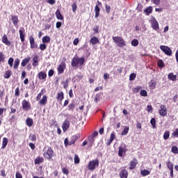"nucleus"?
Returning a JSON list of instances; mask_svg holds the SVG:
<instances>
[{"instance_id":"obj_50","label":"nucleus","mask_w":178,"mask_h":178,"mask_svg":"<svg viewBox=\"0 0 178 178\" xmlns=\"http://www.w3.org/2000/svg\"><path fill=\"white\" fill-rule=\"evenodd\" d=\"M29 140H31V141H32V142H34V141H35V140H37V138H36L35 135H34V134L30 135Z\"/></svg>"},{"instance_id":"obj_39","label":"nucleus","mask_w":178,"mask_h":178,"mask_svg":"<svg viewBox=\"0 0 178 178\" xmlns=\"http://www.w3.org/2000/svg\"><path fill=\"white\" fill-rule=\"evenodd\" d=\"M157 65H158V67H159L163 68V67L165 66V63H163V60H159L157 62Z\"/></svg>"},{"instance_id":"obj_8","label":"nucleus","mask_w":178,"mask_h":178,"mask_svg":"<svg viewBox=\"0 0 178 178\" xmlns=\"http://www.w3.org/2000/svg\"><path fill=\"white\" fill-rule=\"evenodd\" d=\"M11 20L15 27H19V17L17 15H11Z\"/></svg>"},{"instance_id":"obj_48","label":"nucleus","mask_w":178,"mask_h":178,"mask_svg":"<svg viewBox=\"0 0 178 178\" xmlns=\"http://www.w3.org/2000/svg\"><path fill=\"white\" fill-rule=\"evenodd\" d=\"M40 49L41 51H45V49H47V45L44 44V43L40 44Z\"/></svg>"},{"instance_id":"obj_1","label":"nucleus","mask_w":178,"mask_h":178,"mask_svg":"<svg viewBox=\"0 0 178 178\" xmlns=\"http://www.w3.org/2000/svg\"><path fill=\"white\" fill-rule=\"evenodd\" d=\"M84 58L74 57L71 62L72 67H76V66H81L84 63Z\"/></svg>"},{"instance_id":"obj_45","label":"nucleus","mask_w":178,"mask_h":178,"mask_svg":"<svg viewBox=\"0 0 178 178\" xmlns=\"http://www.w3.org/2000/svg\"><path fill=\"white\" fill-rule=\"evenodd\" d=\"M169 137H170V134L169 133V131H167L163 134V139L168 140L169 138Z\"/></svg>"},{"instance_id":"obj_10","label":"nucleus","mask_w":178,"mask_h":178,"mask_svg":"<svg viewBox=\"0 0 178 178\" xmlns=\"http://www.w3.org/2000/svg\"><path fill=\"white\" fill-rule=\"evenodd\" d=\"M138 163V161L136 159H134L132 161H131L129 166L130 170H133V169H135Z\"/></svg>"},{"instance_id":"obj_27","label":"nucleus","mask_w":178,"mask_h":178,"mask_svg":"<svg viewBox=\"0 0 178 178\" xmlns=\"http://www.w3.org/2000/svg\"><path fill=\"white\" fill-rule=\"evenodd\" d=\"M144 12L147 16H149V15L152 13V7L149 6V8L145 9Z\"/></svg>"},{"instance_id":"obj_25","label":"nucleus","mask_w":178,"mask_h":178,"mask_svg":"<svg viewBox=\"0 0 178 178\" xmlns=\"http://www.w3.org/2000/svg\"><path fill=\"white\" fill-rule=\"evenodd\" d=\"M32 65L34 67L38 66V56H35L33 58V63H32Z\"/></svg>"},{"instance_id":"obj_64","label":"nucleus","mask_w":178,"mask_h":178,"mask_svg":"<svg viewBox=\"0 0 178 178\" xmlns=\"http://www.w3.org/2000/svg\"><path fill=\"white\" fill-rule=\"evenodd\" d=\"M15 177L16 178H23L22 177V174H20V172H16Z\"/></svg>"},{"instance_id":"obj_47","label":"nucleus","mask_w":178,"mask_h":178,"mask_svg":"<svg viewBox=\"0 0 178 178\" xmlns=\"http://www.w3.org/2000/svg\"><path fill=\"white\" fill-rule=\"evenodd\" d=\"M74 163L77 164V163H80V159L79 158V156H77V154L74 155Z\"/></svg>"},{"instance_id":"obj_55","label":"nucleus","mask_w":178,"mask_h":178,"mask_svg":"<svg viewBox=\"0 0 178 178\" xmlns=\"http://www.w3.org/2000/svg\"><path fill=\"white\" fill-rule=\"evenodd\" d=\"M152 3L154 5H161V0H152Z\"/></svg>"},{"instance_id":"obj_23","label":"nucleus","mask_w":178,"mask_h":178,"mask_svg":"<svg viewBox=\"0 0 178 178\" xmlns=\"http://www.w3.org/2000/svg\"><path fill=\"white\" fill-rule=\"evenodd\" d=\"M42 162H44V158L42 157H37L35 159V165H40V163H42Z\"/></svg>"},{"instance_id":"obj_60","label":"nucleus","mask_w":178,"mask_h":178,"mask_svg":"<svg viewBox=\"0 0 178 178\" xmlns=\"http://www.w3.org/2000/svg\"><path fill=\"white\" fill-rule=\"evenodd\" d=\"M76 137H73V140L72 141H70L69 143V145H72V144H74V143H76Z\"/></svg>"},{"instance_id":"obj_59","label":"nucleus","mask_w":178,"mask_h":178,"mask_svg":"<svg viewBox=\"0 0 178 178\" xmlns=\"http://www.w3.org/2000/svg\"><path fill=\"white\" fill-rule=\"evenodd\" d=\"M62 172L64 173V175H69V171L66 168H63Z\"/></svg>"},{"instance_id":"obj_19","label":"nucleus","mask_w":178,"mask_h":178,"mask_svg":"<svg viewBox=\"0 0 178 178\" xmlns=\"http://www.w3.org/2000/svg\"><path fill=\"white\" fill-rule=\"evenodd\" d=\"M38 79L40 80H45L47 79V74H45L44 72H39Z\"/></svg>"},{"instance_id":"obj_6","label":"nucleus","mask_w":178,"mask_h":178,"mask_svg":"<svg viewBox=\"0 0 178 178\" xmlns=\"http://www.w3.org/2000/svg\"><path fill=\"white\" fill-rule=\"evenodd\" d=\"M152 29L153 30H155V31H158L159 30V23H158V21L155 17H153L150 21Z\"/></svg>"},{"instance_id":"obj_37","label":"nucleus","mask_w":178,"mask_h":178,"mask_svg":"<svg viewBox=\"0 0 178 178\" xmlns=\"http://www.w3.org/2000/svg\"><path fill=\"white\" fill-rule=\"evenodd\" d=\"M129 127H125L124 130L122 132V136H127V134L129 133Z\"/></svg>"},{"instance_id":"obj_35","label":"nucleus","mask_w":178,"mask_h":178,"mask_svg":"<svg viewBox=\"0 0 178 178\" xmlns=\"http://www.w3.org/2000/svg\"><path fill=\"white\" fill-rule=\"evenodd\" d=\"M99 7L98 6V5H96L95 7V17H98L99 16Z\"/></svg>"},{"instance_id":"obj_63","label":"nucleus","mask_w":178,"mask_h":178,"mask_svg":"<svg viewBox=\"0 0 178 178\" xmlns=\"http://www.w3.org/2000/svg\"><path fill=\"white\" fill-rule=\"evenodd\" d=\"M110 140L111 141H113V140H115V133H112L111 134Z\"/></svg>"},{"instance_id":"obj_17","label":"nucleus","mask_w":178,"mask_h":178,"mask_svg":"<svg viewBox=\"0 0 178 178\" xmlns=\"http://www.w3.org/2000/svg\"><path fill=\"white\" fill-rule=\"evenodd\" d=\"M58 74H62V73L65 72V64L61 63L59 65L58 67Z\"/></svg>"},{"instance_id":"obj_58","label":"nucleus","mask_w":178,"mask_h":178,"mask_svg":"<svg viewBox=\"0 0 178 178\" xmlns=\"http://www.w3.org/2000/svg\"><path fill=\"white\" fill-rule=\"evenodd\" d=\"M47 3H49V5H54L55 3V0H47Z\"/></svg>"},{"instance_id":"obj_62","label":"nucleus","mask_w":178,"mask_h":178,"mask_svg":"<svg viewBox=\"0 0 178 178\" xmlns=\"http://www.w3.org/2000/svg\"><path fill=\"white\" fill-rule=\"evenodd\" d=\"M147 112H151V111H152V106H151V105H147Z\"/></svg>"},{"instance_id":"obj_21","label":"nucleus","mask_w":178,"mask_h":178,"mask_svg":"<svg viewBox=\"0 0 178 178\" xmlns=\"http://www.w3.org/2000/svg\"><path fill=\"white\" fill-rule=\"evenodd\" d=\"M90 42L92 45H95V44H98L99 42V40H98L97 37L94 36L90 39Z\"/></svg>"},{"instance_id":"obj_9","label":"nucleus","mask_w":178,"mask_h":178,"mask_svg":"<svg viewBox=\"0 0 178 178\" xmlns=\"http://www.w3.org/2000/svg\"><path fill=\"white\" fill-rule=\"evenodd\" d=\"M19 38H20L22 42H24V37H26V35H24V27L20 28V29L19 30Z\"/></svg>"},{"instance_id":"obj_49","label":"nucleus","mask_w":178,"mask_h":178,"mask_svg":"<svg viewBox=\"0 0 178 178\" xmlns=\"http://www.w3.org/2000/svg\"><path fill=\"white\" fill-rule=\"evenodd\" d=\"M5 61V55L3 52H0V62H4Z\"/></svg>"},{"instance_id":"obj_13","label":"nucleus","mask_w":178,"mask_h":178,"mask_svg":"<svg viewBox=\"0 0 178 178\" xmlns=\"http://www.w3.org/2000/svg\"><path fill=\"white\" fill-rule=\"evenodd\" d=\"M70 126V123L69 122V120H65L62 125V129L63 130V131H66V130H67V129H69Z\"/></svg>"},{"instance_id":"obj_5","label":"nucleus","mask_w":178,"mask_h":178,"mask_svg":"<svg viewBox=\"0 0 178 178\" xmlns=\"http://www.w3.org/2000/svg\"><path fill=\"white\" fill-rule=\"evenodd\" d=\"M160 49L167 55V56H172V49L170 47L165 45H161Z\"/></svg>"},{"instance_id":"obj_54","label":"nucleus","mask_w":178,"mask_h":178,"mask_svg":"<svg viewBox=\"0 0 178 178\" xmlns=\"http://www.w3.org/2000/svg\"><path fill=\"white\" fill-rule=\"evenodd\" d=\"M105 9H106V13H109L111 12V6H108V4H106Z\"/></svg>"},{"instance_id":"obj_11","label":"nucleus","mask_w":178,"mask_h":178,"mask_svg":"<svg viewBox=\"0 0 178 178\" xmlns=\"http://www.w3.org/2000/svg\"><path fill=\"white\" fill-rule=\"evenodd\" d=\"M119 175L120 178H127V176H129V172H127V170L122 169L120 170Z\"/></svg>"},{"instance_id":"obj_44","label":"nucleus","mask_w":178,"mask_h":178,"mask_svg":"<svg viewBox=\"0 0 178 178\" xmlns=\"http://www.w3.org/2000/svg\"><path fill=\"white\" fill-rule=\"evenodd\" d=\"M140 95H141V97H147L148 95V93L147 92V90H141L140 92Z\"/></svg>"},{"instance_id":"obj_7","label":"nucleus","mask_w":178,"mask_h":178,"mask_svg":"<svg viewBox=\"0 0 178 178\" xmlns=\"http://www.w3.org/2000/svg\"><path fill=\"white\" fill-rule=\"evenodd\" d=\"M159 113L160 116H166V115H168V108H166V106H165V105H161L160 106Z\"/></svg>"},{"instance_id":"obj_12","label":"nucleus","mask_w":178,"mask_h":178,"mask_svg":"<svg viewBox=\"0 0 178 178\" xmlns=\"http://www.w3.org/2000/svg\"><path fill=\"white\" fill-rule=\"evenodd\" d=\"M29 41L31 49L38 48V45L35 44V42H34V38L33 36L29 37Z\"/></svg>"},{"instance_id":"obj_38","label":"nucleus","mask_w":178,"mask_h":178,"mask_svg":"<svg viewBox=\"0 0 178 178\" xmlns=\"http://www.w3.org/2000/svg\"><path fill=\"white\" fill-rule=\"evenodd\" d=\"M12 76V72L9 70L6 71L3 75L4 79H9Z\"/></svg>"},{"instance_id":"obj_34","label":"nucleus","mask_w":178,"mask_h":178,"mask_svg":"<svg viewBox=\"0 0 178 178\" xmlns=\"http://www.w3.org/2000/svg\"><path fill=\"white\" fill-rule=\"evenodd\" d=\"M26 126H28V127H31V126H33V119L31 118H27L26 120Z\"/></svg>"},{"instance_id":"obj_43","label":"nucleus","mask_w":178,"mask_h":178,"mask_svg":"<svg viewBox=\"0 0 178 178\" xmlns=\"http://www.w3.org/2000/svg\"><path fill=\"white\" fill-rule=\"evenodd\" d=\"M171 152L172 154H178V148L177 146H172L171 148Z\"/></svg>"},{"instance_id":"obj_53","label":"nucleus","mask_w":178,"mask_h":178,"mask_svg":"<svg viewBox=\"0 0 178 178\" xmlns=\"http://www.w3.org/2000/svg\"><path fill=\"white\" fill-rule=\"evenodd\" d=\"M140 90H141V86H136V88H134V92H139Z\"/></svg>"},{"instance_id":"obj_32","label":"nucleus","mask_w":178,"mask_h":178,"mask_svg":"<svg viewBox=\"0 0 178 178\" xmlns=\"http://www.w3.org/2000/svg\"><path fill=\"white\" fill-rule=\"evenodd\" d=\"M63 98H64L63 92L58 93V95H57L58 101H60V102H62V101H63Z\"/></svg>"},{"instance_id":"obj_16","label":"nucleus","mask_w":178,"mask_h":178,"mask_svg":"<svg viewBox=\"0 0 178 178\" xmlns=\"http://www.w3.org/2000/svg\"><path fill=\"white\" fill-rule=\"evenodd\" d=\"M2 42L8 47H10L11 44L10 41H9V40L8 39V36H6V35H3V36L2 37Z\"/></svg>"},{"instance_id":"obj_40","label":"nucleus","mask_w":178,"mask_h":178,"mask_svg":"<svg viewBox=\"0 0 178 178\" xmlns=\"http://www.w3.org/2000/svg\"><path fill=\"white\" fill-rule=\"evenodd\" d=\"M13 58L10 57L8 60V64L9 65L10 67H13Z\"/></svg>"},{"instance_id":"obj_42","label":"nucleus","mask_w":178,"mask_h":178,"mask_svg":"<svg viewBox=\"0 0 178 178\" xmlns=\"http://www.w3.org/2000/svg\"><path fill=\"white\" fill-rule=\"evenodd\" d=\"M166 165H167V168L169 169V170L173 169V163H172V162H170V161H168L166 163Z\"/></svg>"},{"instance_id":"obj_46","label":"nucleus","mask_w":178,"mask_h":178,"mask_svg":"<svg viewBox=\"0 0 178 178\" xmlns=\"http://www.w3.org/2000/svg\"><path fill=\"white\" fill-rule=\"evenodd\" d=\"M136 74L131 73V74L129 75V80H130V81H133L134 80H136Z\"/></svg>"},{"instance_id":"obj_41","label":"nucleus","mask_w":178,"mask_h":178,"mask_svg":"<svg viewBox=\"0 0 178 178\" xmlns=\"http://www.w3.org/2000/svg\"><path fill=\"white\" fill-rule=\"evenodd\" d=\"M132 47H137L138 45V40L134 39L131 40Z\"/></svg>"},{"instance_id":"obj_24","label":"nucleus","mask_w":178,"mask_h":178,"mask_svg":"<svg viewBox=\"0 0 178 178\" xmlns=\"http://www.w3.org/2000/svg\"><path fill=\"white\" fill-rule=\"evenodd\" d=\"M8 140L7 138H3L2 146H1L2 149H5V148H6V146L8 145Z\"/></svg>"},{"instance_id":"obj_4","label":"nucleus","mask_w":178,"mask_h":178,"mask_svg":"<svg viewBox=\"0 0 178 178\" xmlns=\"http://www.w3.org/2000/svg\"><path fill=\"white\" fill-rule=\"evenodd\" d=\"M44 158H45L46 159H48L49 161L52 159V157L54 156V149H52L51 147H49L47 150V152H45L43 154Z\"/></svg>"},{"instance_id":"obj_3","label":"nucleus","mask_w":178,"mask_h":178,"mask_svg":"<svg viewBox=\"0 0 178 178\" xmlns=\"http://www.w3.org/2000/svg\"><path fill=\"white\" fill-rule=\"evenodd\" d=\"M99 165V161L98 159L92 160L88 165V170H95L97 166Z\"/></svg>"},{"instance_id":"obj_56","label":"nucleus","mask_w":178,"mask_h":178,"mask_svg":"<svg viewBox=\"0 0 178 178\" xmlns=\"http://www.w3.org/2000/svg\"><path fill=\"white\" fill-rule=\"evenodd\" d=\"M15 97H19V95H20L19 88H17L15 89Z\"/></svg>"},{"instance_id":"obj_22","label":"nucleus","mask_w":178,"mask_h":178,"mask_svg":"<svg viewBox=\"0 0 178 178\" xmlns=\"http://www.w3.org/2000/svg\"><path fill=\"white\" fill-rule=\"evenodd\" d=\"M76 108V105H74V102H72L70 103L69 105H68V111L70 112H74V109Z\"/></svg>"},{"instance_id":"obj_20","label":"nucleus","mask_w":178,"mask_h":178,"mask_svg":"<svg viewBox=\"0 0 178 178\" xmlns=\"http://www.w3.org/2000/svg\"><path fill=\"white\" fill-rule=\"evenodd\" d=\"M56 17L58 19V20H63V16H62L59 9L56 11Z\"/></svg>"},{"instance_id":"obj_33","label":"nucleus","mask_w":178,"mask_h":178,"mask_svg":"<svg viewBox=\"0 0 178 178\" xmlns=\"http://www.w3.org/2000/svg\"><path fill=\"white\" fill-rule=\"evenodd\" d=\"M156 86V83H155V81H154L153 80H151V81L149 83V87L150 90H154V88H155Z\"/></svg>"},{"instance_id":"obj_28","label":"nucleus","mask_w":178,"mask_h":178,"mask_svg":"<svg viewBox=\"0 0 178 178\" xmlns=\"http://www.w3.org/2000/svg\"><path fill=\"white\" fill-rule=\"evenodd\" d=\"M19 65H20V59L16 58L14 61L13 68L15 70L17 69L19 67Z\"/></svg>"},{"instance_id":"obj_14","label":"nucleus","mask_w":178,"mask_h":178,"mask_svg":"<svg viewBox=\"0 0 178 178\" xmlns=\"http://www.w3.org/2000/svg\"><path fill=\"white\" fill-rule=\"evenodd\" d=\"M126 152V145H122L119 147L118 155L119 156H123V154Z\"/></svg>"},{"instance_id":"obj_61","label":"nucleus","mask_w":178,"mask_h":178,"mask_svg":"<svg viewBox=\"0 0 178 178\" xmlns=\"http://www.w3.org/2000/svg\"><path fill=\"white\" fill-rule=\"evenodd\" d=\"M172 136H174L175 137H178V129H177L172 133Z\"/></svg>"},{"instance_id":"obj_51","label":"nucleus","mask_w":178,"mask_h":178,"mask_svg":"<svg viewBox=\"0 0 178 178\" xmlns=\"http://www.w3.org/2000/svg\"><path fill=\"white\" fill-rule=\"evenodd\" d=\"M63 84L64 88H67V86H69V79H66L65 82H62Z\"/></svg>"},{"instance_id":"obj_15","label":"nucleus","mask_w":178,"mask_h":178,"mask_svg":"<svg viewBox=\"0 0 178 178\" xmlns=\"http://www.w3.org/2000/svg\"><path fill=\"white\" fill-rule=\"evenodd\" d=\"M22 109L27 111L30 108V103L27 100L24 99L22 101Z\"/></svg>"},{"instance_id":"obj_26","label":"nucleus","mask_w":178,"mask_h":178,"mask_svg":"<svg viewBox=\"0 0 178 178\" xmlns=\"http://www.w3.org/2000/svg\"><path fill=\"white\" fill-rule=\"evenodd\" d=\"M48 98L47 97V95H44L42 98V99L39 102L40 105H45L47 103Z\"/></svg>"},{"instance_id":"obj_36","label":"nucleus","mask_w":178,"mask_h":178,"mask_svg":"<svg viewBox=\"0 0 178 178\" xmlns=\"http://www.w3.org/2000/svg\"><path fill=\"white\" fill-rule=\"evenodd\" d=\"M150 124H152L153 129H156V120H155L154 118L151 119Z\"/></svg>"},{"instance_id":"obj_29","label":"nucleus","mask_w":178,"mask_h":178,"mask_svg":"<svg viewBox=\"0 0 178 178\" xmlns=\"http://www.w3.org/2000/svg\"><path fill=\"white\" fill-rule=\"evenodd\" d=\"M168 77L169 80H172V81H176V79L177 78V76L173 74V73H170Z\"/></svg>"},{"instance_id":"obj_18","label":"nucleus","mask_w":178,"mask_h":178,"mask_svg":"<svg viewBox=\"0 0 178 178\" xmlns=\"http://www.w3.org/2000/svg\"><path fill=\"white\" fill-rule=\"evenodd\" d=\"M31 60V58L30 57L26 58L24 60H22L21 63V65L22 66V67H24L27 65V63L30 62Z\"/></svg>"},{"instance_id":"obj_31","label":"nucleus","mask_w":178,"mask_h":178,"mask_svg":"<svg viewBox=\"0 0 178 178\" xmlns=\"http://www.w3.org/2000/svg\"><path fill=\"white\" fill-rule=\"evenodd\" d=\"M42 41L43 42V44H48V42H51V38H49V36H44L42 38Z\"/></svg>"},{"instance_id":"obj_57","label":"nucleus","mask_w":178,"mask_h":178,"mask_svg":"<svg viewBox=\"0 0 178 178\" xmlns=\"http://www.w3.org/2000/svg\"><path fill=\"white\" fill-rule=\"evenodd\" d=\"M49 77H52L54 76V70H50L48 73Z\"/></svg>"},{"instance_id":"obj_52","label":"nucleus","mask_w":178,"mask_h":178,"mask_svg":"<svg viewBox=\"0 0 178 178\" xmlns=\"http://www.w3.org/2000/svg\"><path fill=\"white\" fill-rule=\"evenodd\" d=\"M72 11L74 12V13H76V10H77V5L76 4V3H74L72 6Z\"/></svg>"},{"instance_id":"obj_30","label":"nucleus","mask_w":178,"mask_h":178,"mask_svg":"<svg viewBox=\"0 0 178 178\" xmlns=\"http://www.w3.org/2000/svg\"><path fill=\"white\" fill-rule=\"evenodd\" d=\"M151 172L148 170H140V175L143 176V177H145V176H148Z\"/></svg>"},{"instance_id":"obj_2","label":"nucleus","mask_w":178,"mask_h":178,"mask_svg":"<svg viewBox=\"0 0 178 178\" xmlns=\"http://www.w3.org/2000/svg\"><path fill=\"white\" fill-rule=\"evenodd\" d=\"M113 41L120 48H123L126 47V42L122 37H113Z\"/></svg>"}]
</instances>
